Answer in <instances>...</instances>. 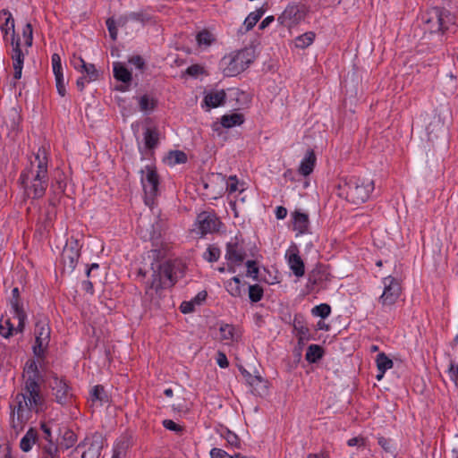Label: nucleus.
<instances>
[{
    "mask_svg": "<svg viewBox=\"0 0 458 458\" xmlns=\"http://www.w3.org/2000/svg\"><path fill=\"white\" fill-rule=\"evenodd\" d=\"M23 377L25 380L22 392L15 398L17 420L20 424L25 423L32 411L38 413L43 411L45 405V400L40 394L38 366L34 360H29L26 362Z\"/></svg>",
    "mask_w": 458,
    "mask_h": 458,
    "instance_id": "nucleus-1",
    "label": "nucleus"
},
{
    "mask_svg": "<svg viewBox=\"0 0 458 458\" xmlns=\"http://www.w3.org/2000/svg\"><path fill=\"white\" fill-rule=\"evenodd\" d=\"M374 190V182L359 177H350L340 181L337 195L354 205L367 201Z\"/></svg>",
    "mask_w": 458,
    "mask_h": 458,
    "instance_id": "nucleus-2",
    "label": "nucleus"
},
{
    "mask_svg": "<svg viewBox=\"0 0 458 458\" xmlns=\"http://www.w3.org/2000/svg\"><path fill=\"white\" fill-rule=\"evenodd\" d=\"M255 59V51L251 47L230 54L222 60L223 73L233 77L246 70Z\"/></svg>",
    "mask_w": 458,
    "mask_h": 458,
    "instance_id": "nucleus-3",
    "label": "nucleus"
},
{
    "mask_svg": "<svg viewBox=\"0 0 458 458\" xmlns=\"http://www.w3.org/2000/svg\"><path fill=\"white\" fill-rule=\"evenodd\" d=\"M174 284L173 266L169 262H165L159 265L157 270H154L152 280L146 286V294L153 300L160 296L164 289L172 287Z\"/></svg>",
    "mask_w": 458,
    "mask_h": 458,
    "instance_id": "nucleus-4",
    "label": "nucleus"
},
{
    "mask_svg": "<svg viewBox=\"0 0 458 458\" xmlns=\"http://www.w3.org/2000/svg\"><path fill=\"white\" fill-rule=\"evenodd\" d=\"M47 163L46 149L44 148H38L34 160L30 161V167L21 173L20 181H48Z\"/></svg>",
    "mask_w": 458,
    "mask_h": 458,
    "instance_id": "nucleus-5",
    "label": "nucleus"
},
{
    "mask_svg": "<svg viewBox=\"0 0 458 458\" xmlns=\"http://www.w3.org/2000/svg\"><path fill=\"white\" fill-rule=\"evenodd\" d=\"M104 445V437L99 433L87 437L70 454V458H98Z\"/></svg>",
    "mask_w": 458,
    "mask_h": 458,
    "instance_id": "nucleus-6",
    "label": "nucleus"
},
{
    "mask_svg": "<svg viewBox=\"0 0 458 458\" xmlns=\"http://www.w3.org/2000/svg\"><path fill=\"white\" fill-rule=\"evenodd\" d=\"M140 182L144 191V201L147 206L152 208L155 198L157 195L159 177L153 166L147 165L140 171Z\"/></svg>",
    "mask_w": 458,
    "mask_h": 458,
    "instance_id": "nucleus-7",
    "label": "nucleus"
},
{
    "mask_svg": "<svg viewBox=\"0 0 458 458\" xmlns=\"http://www.w3.org/2000/svg\"><path fill=\"white\" fill-rule=\"evenodd\" d=\"M453 16L447 11L432 8L422 16V21L430 32L443 31L447 29V23L453 21Z\"/></svg>",
    "mask_w": 458,
    "mask_h": 458,
    "instance_id": "nucleus-8",
    "label": "nucleus"
},
{
    "mask_svg": "<svg viewBox=\"0 0 458 458\" xmlns=\"http://www.w3.org/2000/svg\"><path fill=\"white\" fill-rule=\"evenodd\" d=\"M49 387L52 390L55 401L62 404H68L72 399V393L67 382L59 377L56 374H53L49 379Z\"/></svg>",
    "mask_w": 458,
    "mask_h": 458,
    "instance_id": "nucleus-9",
    "label": "nucleus"
},
{
    "mask_svg": "<svg viewBox=\"0 0 458 458\" xmlns=\"http://www.w3.org/2000/svg\"><path fill=\"white\" fill-rule=\"evenodd\" d=\"M384 290L379 297V302L383 306H391L396 302L401 295L402 288L400 282L389 276L383 279Z\"/></svg>",
    "mask_w": 458,
    "mask_h": 458,
    "instance_id": "nucleus-10",
    "label": "nucleus"
},
{
    "mask_svg": "<svg viewBox=\"0 0 458 458\" xmlns=\"http://www.w3.org/2000/svg\"><path fill=\"white\" fill-rule=\"evenodd\" d=\"M36 344L33 347L36 355L40 356L44 353L50 338V327L46 318L40 319L36 323L35 328Z\"/></svg>",
    "mask_w": 458,
    "mask_h": 458,
    "instance_id": "nucleus-11",
    "label": "nucleus"
},
{
    "mask_svg": "<svg viewBox=\"0 0 458 458\" xmlns=\"http://www.w3.org/2000/svg\"><path fill=\"white\" fill-rule=\"evenodd\" d=\"M305 17L303 6L297 4L288 5L283 13L278 17V21L287 27L292 28L300 23Z\"/></svg>",
    "mask_w": 458,
    "mask_h": 458,
    "instance_id": "nucleus-12",
    "label": "nucleus"
},
{
    "mask_svg": "<svg viewBox=\"0 0 458 458\" xmlns=\"http://www.w3.org/2000/svg\"><path fill=\"white\" fill-rule=\"evenodd\" d=\"M288 265L297 277H301L305 273V267L303 260L299 255V250L296 245H292L285 253Z\"/></svg>",
    "mask_w": 458,
    "mask_h": 458,
    "instance_id": "nucleus-13",
    "label": "nucleus"
},
{
    "mask_svg": "<svg viewBox=\"0 0 458 458\" xmlns=\"http://www.w3.org/2000/svg\"><path fill=\"white\" fill-rule=\"evenodd\" d=\"M241 372L244 377L247 383L251 386L252 392L257 395L264 396L268 392V384L259 375H251L249 371L244 369H241Z\"/></svg>",
    "mask_w": 458,
    "mask_h": 458,
    "instance_id": "nucleus-14",
    "label": "nucleus"
},
{
    "mask_svg": "<svg viewBox=\"0 0 458 458\" xmlns=\"http://www.w3.org/2000/svg\"><path fill=\"white\" fill-rule=\"evenodd\" d=\"M13 47L12 52V59H13V66L14 69L13 78L15 80H20L22 74V67L24 62V55L20 47V39L13 38L11 41Z\"/></svg>",
    "mask_w": 458,
    "mask_h": 458,
    "instance_id": "nucleus-15",
    "label": "nucleus"
},
{
    "mask_svg": "<svg viewBox=\"0 0 458 458\" xmlns=\"http://www.w3.org/2000/svg\"><path fill=\"white\" fill-rule=\"evenodd\" d=\"M52 68L55 77V84L57 92L61 97L66 94L64 77L63 73L61 57L58 54L52 55Z\"/></svg>",
    "mask_w": 458,
    "mask_h": 458,
    "instance_id": "nucleus-16",
    "label": "nucleus"
},
{
    "mask_svg": "<svg viewBox=\"0 0 458 458\" xmlns=\"http://www.w3.org/2000/svg\"><path fill=\"white\" fill-rule=\"evenodd\" d=\"M21 183L24 187L27 197L31 199L42 198L48 186V181H28Z\"/></svg>",
    "mask_w": 458,
    "mask_h": 458,
    "instance_id": "nucleus-17",
    "label": "nucleus"
},
{
    "mask_svg": "<svg viewBox=\"0 0 458 458\" xmlns=\"http://www.w3.org/2000/svg\"><path fill=\"white\" fill-rule=\"evenodd\" d=\"M12 299H11V306L14 311V314L18 319V325L15 328L16 331L21 332L25 326V320H26V313L24 312L22 309V305L20 302V293L19 289L17 287L13 288L12 291Z\"/></svg>",
    "mask_w": 458,
    "mask_h": 458,
    "instance_id": "nucleus-18",
    "label": "nucleus"
},
{
    "mask_svg": "<svg viewBox=\"0 0 458 458\" xmlns=\"http://www.w3.org/2000/svg\"><path fill=\"white\" fill-rule=\"evenodd\" d=\"M196 225L199 233L203 235L216 230L217 219L215 216L203 212L197 216Z\"/></svg>",
    "mask_w": 458,
    "mask_h": 458,
    "instance_id": "nucleus-19",
    "label": "nucleus"
},
{
    "mask_svg": "<svg viewBox=\"0 0 458 458\" xmlns=\"http://www.w3.org/2000/svg\"><path fill=\"white\" fill-rule=\"evenodd\" d=\"M80 257V251L77 248V242H74V245L72 242L70 244H66L62 252V262L64 267H67L69 269H73L77 264V261Z\"/></svg>",
    "mask_w": 458,
    "mask_h": 458,
    "instance_id": "nucleus-20",
    "label": "nucleus"
},
{
    "mask_svg": "<svg viewBox=\"0 0 458 458\" xmlns=\"http://www.w3.org/2000/svg\"><path fill=\"white\" fill-rule=\"evenodd\" d=\"M245 252L237 242H229L226 246L225 259L233 265H240L245 259Z\"/></svg>",
    "mask_w": 458,
    "mask_h": 458,
    "instance_id": "nucleus-21",
    "label": "nucleus"
},
{
    "mask_svg": "<svg viewBox=\"0 0 458 458\" xmlns=\"http://www.w3.org/2000/svg\"><path fill=\"white\" fill-rule=\"evenodd\" d=\"M226 99V93L224 89L210 90L204 97V104L208 108H216L223 106Z\"/></svg>",
    "mask_w": 458,
    "mask_h": 458,
    "instance_id": "nucleus-22",
    "label": "nucleus"
},
{
    "mask_svg": "<svg viewBox=\"0 0 458 458\" xmlns=\"http://www.w3.org/2000/svg\"><path fill=\"white\" fill-rule=\"evenodd\" d=\"M292 216L293 230L300 234L308 233L310 232L309 216L301 211H294Z\"/></svg>",
    "mask_w": 458,
    "mask_h": 458,
    "instance_id": "nucleus-23",
    "label": "nucleus"
},
{
    "mask_svg": "<svg viewBox=\"0 0 458 458\" xmlns=\"http://www.w3.org/2000/svg\"><path fill=\"white\" fill-rule=\"evenodd\" d=\"M220 340L238 342L242 336L241 331L233 325L225 324L219 328Z\"/></svg>",
    "mask_w": 458,
    "mask_h": 458,
    "instance_id": "nucleus-24",
    "label": "nucleus"
},
{
    "mask_svg": "<svg viewBox=\"0 0 458 458\" xmlns=\"http://www.w3.org/2000/svg\"><path fill=\"white\" fill-rule=\"evenodd\" d=\"M316 156L313 150H309L307 152L306 157L301 161L300 167H299V173L304 176H308L313 172L315 164H316Z\"/></svg>",
    "mask_w": 458,
    "mask_h": 458,
    "instance_id": "nucleus-25",
    "label": "nucleus"
},
{
    "mask_svg": "<svg viewBox=\"0 0 458 458\" xmlns=\"http://www.w3.org/2000/svg\"><path fill=\"white\" fill-rule=\"evenodd\" d=\"M376 362L377 369L379 371V374L377 376V379L381 380L384 377L385 372L393 367L394 362L384 352H380L379 354H377Z\"/></svg>",
    "mask_w": 458,
    "mask_h": 458,
    "instance_id": "nucleus-26",
    "label": "nucleus"
},
{
    "mask_svg": "<svg viewBox=\"0 0 458 458\" xmlns=\"http://www.w3.org/2000/svg\"><path fill=\"white\" fill-rule=\"evenodd\" d=\"M1 17H4V23L1 25L2 32L7 36L9 33L13 38H15V30H14V20L12 16V13L7 10H3L1 12Z\"/></svg>",
    "mask_w": 458,
    "mask_h": 458,
    "instance_id": "nucleus-27",
    "label": "nucleus"
},
{
    "mask_svg": "<svg viewBox=\"0 0 458 458\" xmlns=\"http://www.w3.org/2000/svg\"><path fill=\"white\" fill-rule=\"evenodd\" d=\"M114 77L122 82L127 83L131 81V73L119 62L114 63Z\"/></svg>",
    "mask_w": 458,
    "mask_h": 458,
    "instance_id": "nucleus-28",
    "label": "nucleus"
},
{
    "mask_svg": "<svg viewBox=\"0 0 458 458\" xmlns=\"http://www.w3.org/2000/svg\"><path fill=\"white\" fill-rule=\"evenodd\" d=\"M150 18L144 13L143 12H134L131 13L130 14L120 17L118 19L117 24L118 26H125L128 21H140L141 23H144L145 21H148Z\"/></svg>",
    "mask_w": 458,
    "mask_h": 458,
    "instance_id": "nucleus-29",
    "label": "nucleus"
},
{
    "mask_svg": "<svg viewBox=\"0 0 458 458\" xmlns=\"http://www.w3.org/2000/svg\"><path fill=\"white\" fill-rule=\"evenodd\" d=\"M38 433L34 428H30L21 438L20 447L23 452H29L36 443Z\"/></svg>",
    "mask_w": 458,
    "mask_h": 458,
    "instance_id": "nucleus-30",
    "label": "nucleus"
},
{
    "mask_svg": "<svg viewBox=\"0 0 458 458\" xmlns=\"http://www.w3.org/2000/svg\"><path fill=\"white\" fill-rule=\"evenodd\" d=\"M138 104L141 112L148 113L156 108L157 101L148 95H143L138 98Z\"/></svg>",
    "mask_w": 458,
    "mask_h": 458,
    "instance_id": "nucleus-31",
    "label": "nucleus"
},
{
    "mask_svg": "<svg viewBox=\"0 0 458 458\" xmlns=\"http://www.w3.org/2000/svg\"><path fill=\"white\" fill-rule=\"evenodd\" d=\"M145 145L148 148H154L159 140V132L156 128H147L144 132Z\"/></svg>",
    "mask_w": 458,
    "mask_h": 458,
    "instance_id": "nucleus-32",
    "label": "nucleus"
},
{
    "mask_svg": "<svg viewBox=\"0 0 458 458\" xmlns=\"http://www.w3.org/2000/svg\"><path fill=\"white\" fill-rule=\"evenodd\" d=\"M243 123V116L241 114H232L223 115L221 118V124L225 128H231L236 125H241Z\"/></svg>",
    "mask_w": 458,
    "mask_h": 458,
    "instance_id": "nucleus-33",
    "label": "nucleus"
},
{
    "mask_svg": "<svg viewBox=\"0 0 458 458\" xmlns=\"http://www.w3.org/2000/svg\"><path fill=\"white\" fill-rule=\"evenodd\" d=\"M165 161L169 165L184 164L187 161V156L183 151L181 150L170 151L165 158Z\"/></svg>",
    "mask_w": 458,
    "mask_h": 458,
    "instance_id": "nucleus-34",
    "label": "nucleus"
},
{
    "mask_svg": "<svg viewBox=\"0 0 458 458\" xmlns=\"http://www.w3.org/2000/svg\"><path fill=\"white\" fill-rule=\"evenodd\" d=\"M264 10L262 8L257 9L256 11L250 13L247 18L245 19L243 25L245 26V30H250L259 21V19L264 14Z\"/></svg>",
    "mask_w": 458,
    "mask_h": 458,
    "instance_id": "nucleus-35",
    "label": "nucleus"
},
{
    "mask_svg": "<svg viewBox=\"0 0 458 458\" xmlns=\"http://www.w3.org/2000/svg\"><path fill=\"white\" fill-rule=\"evenodd\" d=\"M225 288L233 297H240L242 295L241 280L234 276L225 284Z\"/></svg>",
    "mask_w": 458,
    "mask_h": 458,
    "instance_id": "nucleus-36",
    "label": "nucleus"
},
{
    "mask_svg": "<svg viewBox=\"0 0 458 458\" xmlns=\"http://www.w3.org/2000/svg\"><path fill=\"white\" fill-rule=\"evenodd\" d=\"M323 355L322 348L318 344H311L309 346L305 358L309 362L318 361Z\"/></svg>",
    "mask_w": 458,
    "mask_h": 458,
    "instance_id": "nucleus-37",
    "label": "nucleus"
},
{
    "mask_svg": "<svg viewBox=\"0 0 458 458\" xmlns=\"http://www.w3.org/2000/svg\"><path fill=\"white\" fill-rule=\"evenodd\" d=\"M315 38V33L306 32L295 38V47L299 48H305L312 44Z\"/></svg>",
    "mask_w": 458,
    "mask_h": 458,
    "instance_id": "nucleus-38",
    "label": "nucleus"
},
{
    "mask_svg": "<svg viewBox=\"0 0 458 458\" xmlns=\"http://www.w3.org/2000/svg\"><path fill=\"white\" fill-rule=\"evenodd\" d=\"M91 401H98L101 404L108 403V396L102 386H96L91 392Z\"/></svg>",
    "mask_w": 458,
    "mask_h": 458,
    "instance_id": "nucleus-39",
    "label": "nucleus"
},
{
    "mask_svg": "<svg viewBox=\"0 0 458 458\" xmlns=\"http://www.w3.org/2000/svg\"><path fill=\"white\" fill-rule=\"evenodd\" d=\"M197 41L199 46L209 47L215 41V37L209 31L202 30L197 35Z\"/></svg>",
    "mask_w": 458,
    "mask_h": 458,
    "instance_id": "nucleus-40",
    "label": "nucleus"
},
{
    "mask_svg": "<svg viewBox=\"0 0 458 458\" xmlns=\"http://www.w3.org/2000/svg\"><path fill=\"white\" fill-rule=\"evenodd\" d=\"M263 297V289L259 284L249 286V298L252 302L259 301Z\"/></svg>",
    "mask_w": 458,
    "mask_h": 458,
    "instance_id": "nucleus-41",
    "label": "nucleus"
},
{
    "mask_svg": "<svg viewBox=\"0 0 458 458\" xmlns=\"http://www.w3.org/2000/svg\"><path fill=\"white\" fill-rule=\"evenodd\" d=\"M331 308L328 304L323 303L313 308L312 314L325 318L329 316Z\"/></svg>",
    "mask_w": 458,
    "mask_h": 458,
    "instance_id": "nucleus-42",
    "label": "nucleus"
},
{
    "mask_svg": "<svg viewBox=\"0 0 458 458\" xmlns=\"http://www.w3.org/2000/svg\"><path fill=\"white\" fill-rule=\"evenodd\" d=\"M14 327L9 319L3 321L0 320V335L4 338H8L12 335Z\"/></svg>",
    "mask_w": 458,
    "mask_h": 458,
    "instance_id": "nucleus-43",
    "label": "nucleus"
},
{
    "mask_svg": "<svg viewBox=\"0 0 458 458\" xmlns=\"http://www.w3.org/2000/svg\"><path fill=\"white\" fill-rule=\"evenodd\" d=\"M81 72H85L89 79V81H96L98 77V72L95 68V65L92 64H86L81 69Z\"/></svg>",
    "mask_w": 458,
    "mask_h": 458,
    "instance_id": "nucleus-44",
    "label": "nucleus"
},
{
    "mask_svg": "<svg viewBox=\"0 0 458 458\" xmlns=\"http://www.w3.org/2000/svg\"><path fill=\"white\" fill-rule=\"evenodd\" d=\"M323 275L320 270L318 269H313L310 274L308 277V284L309 285H316L319 284V282L322 281Z\"/></svg>",
    "mask_w": 458,
    "mask_h": 458,
    "instance_id": "nucleus-45",
    "label": "nucleus"
},
{
    "mask_svg": "<svg viewBox=\"0 0 458 458\" xmlns=\"http://www.w3.org/2000/svg\"><path fill=\"white\" fill-rule=\"evenodd\" d=\"M219 256L220 250L216 247H209L204 254V258L209 262L216 261L219 259Z\"/></svg>",
    "mask_w": 458,
    "mask_h": 458,
    "instance_id": "nucleus-46",
    "label": "nucleus"
},
{
    "mask_svg": "<svg viewBox=\"0 0 458 458\" xmlns=\"http://www.w3.org/2000/svg\"><path fill=\"white\" fill-rule=\"evenodd\" d=\"M23 38L25 39V45L30 47L32 45L33 40V31H32V26L30 23H27L23 29L22 31Z\"/></svg>",
    "mask_w": 458,
    "mask_h": 458,
    "instance_id": "nucleus-47",
    "label": "nucleus"
},
{
    "mask_svg": "<svg viewBox=\"0 0 458 458\" xmlns=\"http://www.w3.org/2000/svg\"><path fill=\"white\" fill-rule=\"evenodd\" d=\"M447 372L450 379L458 386V364L451 361Z\"/></svg>",
    "mask_w": 458,
    "mask_h": 458,
    "instance_id": "nucleus-48",
    "label": "nucleus"
},
{
    "mask_svg": "<svg viewBox=\"0 0 458 458\" xmlns=\"http://www.w3.org/2000/svg\"><path fill=\"white\" fill-rule=\"evenodd\" d=\"M347 445L349 446L366 447L367 439L361 436L352 437L348 440Z\"/></svg>",
    "mask_w": 458,
    "mask_h": 458,
    "instance_id": "nucleus-49",
    "label": "nucleus"
},
{
    "mask_svg": "<svg viewBox=\"0 0 458 458\" xmlns=\"http://www.w3.org/2000/svg\"><path fill=\"white\" fill-rule=\"evenodd\" d=\"M246 265L248 267L247 275L256 279L259 274V268L256 266V262L253 260H248Z\"/></svg>",
    "mask_w": 458,
    "mask_h": 458,
    "instance_id": "nucleus-50",
    "label": "nucleus"
},
{
    "mask_svg": "<svg viewBox=\"0 0 458 458\" xmlns=\"http://www.w3.org/2000/svg\"><path fill=\"white\" fill-rule=\"evenodd\" d=\"M211 458H233V455L228 454L225 451L220 448H212L210 451Z\"/></svg>",
    "mask_w": 458,
    "mask_h": 458,
    "instance_id": "nucleus-51",
    "label": "nucleus"
},
{
    "mask_svg": "<svg viewBox=\"0 0 458 458\" xmlns=\"http://www.w3.org/2000/svg\"><path fill=\"white\" fill-rule=\"evenodd\" d=\"M163 425L166 429L175 431V432H181L182 430V427L175 423L172 420H165L163 421Z\"/></svg>",
    "mask_w": 458,
    "mask_h": 458,
    "instance_id": "nucleus-52",
    "label": "nucleus"
},
{
    "mask_svg": "<svg viewBox=\"0 0 458 458\" xmlns=\"http://www.w3.org/2000/svg\"><path fill=\"white\" fill-rule=\"evenodd\" d=\"M106 26L110 34V37L113 40H115L117 38V30L115 26V21L113 19H108L106 21Z\"/></svg>",
    "mask_w": 458,
    "mask_h": 458,
    "instance_id": "nucleus-53",
    "label": "nucleus"
},
{
    "mask_svg": "<svg viewBox=\"0 0 458 458\" xmlns=\"http://www.w3.org/2000/svg\"><path fill=\"white\" fill-rule=\"evenodd\" d=\"M186 73L190 76H198L203 73V67L199 64H192L187 68Z\"/></svg>",
    "mask_w": 458,
    "mask_h": 458,
    "instance_id": "nucleus-54",
    "label": "nucleus"
},
{
    "mask_svg": "<svg viewBox=\"0 0 458 458\" xmlns=\"http://www.w3.org/2000/svg\"><path fill=\"white\" fill-rule=\"evenodd\" d=\"M378 445L387 453H393L392 445L388 439L384 437H378Z\"/></svg>",
    "mask_w": 458,
    "mask_h": 458,
    "instance_id": "nucleus-55",
    "label": "nucleus"
},
{
    "mask_svg": "<svg viewBox=\"0 0 458 458\" xmlns=\"http://www.w3.org/2000/svg\"><path fill=\"white\" fill-rule=\"evenodd\" d=\"M238 190V181L236 179V176H230L229 181L227 182V191L230 193L235 192Z\"/></svg>",
    "mask_w": 458,
    "mask_h": 458,
    "instance_id": "nucleus-56",
    "label": "nucleus"
},
{
    "mask_svg": "<svg viewBox=\"0 0 458 458\" xmlns=\"http://www.w3.org/2000/svg\"><path fill=\"white\" fill-rule=\"evenodd\" d=\"M129 63L133 64L136 68L140 70H142L145 65L143 59L140 55L132 56L129 59Z\"/></svg>",
    "mask_w": 458,
    "mask_h": 458,
    "instance_id": "nucleus-57",
    "label": "nucleus"
},
{
    "mask_svg": "<svg viewBox=\"0 0 458 458\" xmlns=\"http://www.w3.org/2000/svg\"><path fill=\"white\" fill-rule=\"evenodd\" d=\"M216 362L218 366L223 369L227 368L229 365L226 355L222 352L217 353Z\"/></svg>",
    "mask_w": 458,
    "mask_h": 458,
    "instance_id": "nucleus-58",
    "label": "nucleus"
},
{
    "mask_svg": "<svg viewBox=\"0 0 458 458\" xmlns=\"http://www.w3.org/2000/svg\"><path fill=\"white\" fill-rule=\"evenodd\" d=\"M64 441L66 448H69L76 442V436L73 432L68 431L64 434Z\"/></svg>",
    "mask_w": 458,
    "mask_h": 458,
    "instance_id": "nucleus-59",
    "label": "nucleus"
},
{
    "mask_svg": "<svg viewBox=\"0 0 458 458\" xmlns=\"http://www.w3.org/2000/svg\"><path fill=\"white\" fill-rule=\"evenodd\" d=\"M180 310L182 313H190L194 310V301H183L181 304Z\"/></svg>",
    "mask_w": 458,
    "mask_h": 458,
    "instance_id": "nucleus-60",
    "label": "nucleus"
},
{
    "mask_svg": "<svg viewBox=\"0 0 458 458\" xmlns=\"http://www.w3.org/2000/svg\"><path fill=\"white\" fill-rule=\"evenodd\" d=\"M294 329L298 331L300 339L307 337V335L309 334V328L302 325L298 326V325L294 324Z\"/></svg>",
    "mask_w": 458,
    "mask_h": 458,
    "instance_id": "nucleus-61",
    "label": "nucleus"
},
{
    "mask_svg": "<svg viewBox=\"0 0 458 458\" xmlns=\"http://www.w3.org/2000/svg\"><path fill=\"white\" fill-rule=\"evenodd\" d=\"M226 440L227 442L231 445H238L239 444V439H238V437L234 434V433H232V432H228L227 435H226Z\"/></svg>",
    "mask_w": 458,
    "mask_h": 458,
    "instance_id": "nucleus-62",
    "label": "nucleus"
},
{
    "mask_svg": "<svg viewBox=\"0 0 458 458\" xmlns=\"http://www.w3.org/2000/svg\"><path fill=\"white\" fill-rule=\"evenodd\" d=\"M287 215V209L284 207H277L276 209V216L277 219H284Z\"/></svg>",
    "mask_w": 458,
    "mask_h": 458,
    "instance_id": "nucleus-63",
    "label": "nucleus"
},
{
    "mask_svg": "<svg viewBox=\"0 0 458 458\" xmlns=\"http://www.w3.org/2000/svg\"><path fill=\"white\" fill-rule=\"evenodd\" d=\"M72 63L74 68L80 71L87 64L81 56L75 57Z\"/></svg>",
    "mask_w": 458,
    "mask_h": 458,
    "instance_id": "nucleus-64",
    "label": "nucleus"
}]
</instances>
